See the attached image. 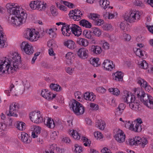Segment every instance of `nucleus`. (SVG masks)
<instances>
[{"instance_id":"1","label":"nucleus","mask_w":153,"mask_h":153,"mask_svg":"<svg viewBox=\"0 0 153 153\" xmlns=\"http://www.w3.org/2000/svg\"><path fill=\"white\" fill-rule=\"evenodd\" d=\"M7 11L10 15H14L11 18L10 23L14 26H18L25 23L27 18L25 10L18 6L8 3L6 5Z\"/></svg>"},{"instance_id":"2","label":"nucleus","mask_w":153,"mask_h":153,"mask_svg":"<svg viewBox=\"0 0 153 153\" xmlns=\"http://www.w3.org/2000/svg\"><path fill=\"white\" fill-rule=\"evenodd\" d=\"M129 92L126 91L123 96L124 102L129 104L133 101L134 102L136 99L135 95L140 98V101L148 108L153 109V98L150 95L145 94L140 88H136L134 91V95L129 94Z\"/></svg>"},{"instance_id":"3","label":"nucleus","mask_w":153,"mask_h":153,"mask_svg":"<svg viewBox=\"0 0 153 153\" xmlns=\"http://www.w3.org/2000/svg\"><path fill=\"white\" fill-rule=\"evenodd\" d=\"M21 57L16 52H11L8 55L7 62L6 60L0 61V73H8L12 70L16 71L21 63Z\"/></svg>"},{"instance_id":"4","label":"nucleus","mask_w":153,"mask_h":153,"mask_svg":"<svg viewBox=\"0 0 153 153\" xmlns=\"http://www.w3.org/2000/svg\"><path fill=\"white\" fill-rule=\"evenodd\" d=\"M140 14L139 11L130 10L127 12L124 16L125 19L130 23L136 22L140 19Z\"/></svg>"},{"instance_id":"5","label":"nucleus","mask_w":153,"mask_h":153,"mask_svg":"<svg viewBox=\"0 0 153 153\" xmlns=\"http://www.w3.org/2000/svg\"><path fill=\"white\" fill-rule=\"evenodd\" d=\"M70 108L73 110L74 113L78 115L83 114L85 109L82 105L75 100L71 101L69 104Z\"/></svg>"},{"instance_id":"6","label":"nucleus","mask_w":153,"mask_h":153,"mask_svg":"<svg viewBox=\"0 0 153 153\" xmlns=\"http://www.w3.org/2000/svg\"><path fill=\"white\" fill-rule=\"evenodd\" d=\"M29 117L32 122L39 124L45 121L39 111H33L29 114Z\"/></svg>"},{"instance_id":"7","label":"nucleus","mask_w":153,"mask_h":153,"mask_svg":"<svg viewBox=\"0 0 153 153\" xmlns=\"http://www.w3.org/2000/svg\"><path fill=\"white\" fill-rule=\"evenodd\" d=\"M30 7L33 9H36L39 10H44L46 8L45 5H46V3L44 4V3L41 1H32L30 4Z\"/></svg>"},{"instance_id":"8","label":"nucleus","mask_w":153,"mask_h":153,"mask_svg":"<svg viewBox=\"0 0 153 153\" xmlns=\"http://www.w3.org/2000/svg\"><path fill=\"white\" fill-rule=\"evenodd\" d=\"M20 46L22 50L27 54H31L34 52L33 47L27 42H23Z\"/></svg>"},{"instance_id":"9","label":"nucleus","mask_w":153,"mask_h":153,"mask_svg":"<svg viewBox=\"0 0 153 153\" xmlns=\"http://www.w3.org/2000/svg\"><path fill=\"white\" fill-rule=\"evenodd\" d=\"M19 105L16 102H13L9 106V112L7 113V115L9 116L17 117V112L19 108Z\"/></svg>"},{"instance_id":"10","label":"nucleus","mask_w":153,"mask_h":153,"mask_svg":"<svg viewBox=\"0 0 153 153\" xmlns=\"http://www.w3.org/2000/svg\"><path fill=\"white\" fill-rule=\"evenodd\" d=\"M82 15V13L78 9H75L70 11L69 14V17L71 19H73L74 21H78L80 20L81 18V16Z\"/></svg>"},{"instance_id":"11","label":"nucleus","mask_w":153,"mask_h":153,"mask_svg":"<svg viewBox=\"0 0 153 153\" xmlns=\"http://www.w3.org/2000/svg\"><path fill=\"white\" fill-rule=\"evenodd\" d=\"M115 138L118 142L122 143L125 141L126 136L122 130L118 129L116 132Z\"/></svg>"},{"instance_id":"12","label":"nucleus","mask_w":153,"mask_h":153,"mask_svg":"<svg viewBox=\"0 0 153 153\" xmlns=\"http://www.w3.org/2000/svg\"><path fill=\"white\" fill-rule=\"evenodd\" d=\"M70 25V26H69V28H71L72 33L75 36H79L81 34L82 31L80 27L73 24Z\"/></svg>"},{"instance_id":"13","label":"nucleus","mask_w":153,"mask_h":153,"mask_svg":"<svg viewBox=\"0 0 153 153\" xmlns=\"http://www.w3.org/2000/svg\"><path fill=\"white\" fill-rule=\"evenodd\" d=\"M7 38L3 32V28L0 25V48L6 47L7 45Z\"/></svg>"},{"instance_id":"14","label":"nucleus","mask_w":153,"mask_h":153,"mask_svg":"<svg viewBox=\"0 0 153 153\" xmlns=\"http://www.w3.org/2000/svg\"><path fill=\"white\" fill-rule=\"evenodd\" d=\"M41 95L48 100H52L56 96V94L51 93L47 90H46V89H44L42 90Z\"/></svg>"},{"instance_id":"15","label":"nucleus","mask_w":153,"mask_h":153,"mask_svg":"<svg viewBox=\"0 0 153 153\" xmlns=\"http://www.w3.org/2000/svg\"><path fill=\"white\" fill-rule=\"evenodd\" d=\"M78 56L80 58L85 59L88 56V51L85 48H81L79 49L77 53Z\"/></svg>"},{"instance_id":"16","label":"nucleus","mask_w":153,"mask_h":153,"mask_svg":"<svg viewBox=\"0 0 153 153\" xmlns=\"http://www.w3.org/2000/svg\"><path fill=\"white\" fill-rule=\"evenodd\" d=\"M19 138H21V140L26 143H29L30 142V137H29L27 133L25 132H21V134L18 135Z\"/></svg>"},{"instance_id":"17","label":"nucleus","mask_w":153,"mask_h":153,"mask_svg":"<svg viewBox=\"0 0 153 153\" xmlns=\"http://www.w3.org/2000/svg\"><path fill=\"white\" fill-rule=\"evenodd\" d=\"M92 53L94 55H99L100 54L102 50L100 47L98 45H92L90 49Z\"/></svg>"},{"instance_id":"18","label":"nucleus","mask_w":153,"mask_h":153,"mask_svg":"<svg viewBox=\"0 0 153 153\" xmlns=\"http://www.w3.org/2000/svg\"><path fill=\"white\" fill-rule=\"evenodd\" d=\"M139 102L135 99L134 102L133 101L129 104V107L133 110L139 111L140 110Z\"/></svg>"},{"instance_id":"19","label":"nucleus","mask_w":153,"mask_h":153,"mask_svg":"<svg viewBox=\"0 0 153 153\" xmlns=\"http://www.w3.org/2000/svg\"><path fill=\"white\" fill-rule=\"evenodd\" d=\"M98 2L101 7L105 10L107 8L112 9L113 8V7L110 6L109 1L107 0H99Z\"/></svg>"},{"instance_id":"20","label":"nucleus","mask_w":153,"mask_h":153,"mask_svg":"<svg viewBox=\"0 0 153 153\" xmlns=\"http://www.w3.org/2000/svg\"><path fill=\"white\" fill-rule=\"evenodd\" d=\"M69 26H70V25L66 26H63L61 28L62 33L64 36H69L71 34L72 31H70L71 28L70 27L69 28Z\"/></svg>"},{"instance_id":"21","label":"nucleus","mask_w":153,"mask_h":153,"mask_svg":"<svg viewBox=\"0 0 153 153\" xmlns=\"http://www.w3.org/2000/svg\"><path fill=\"white\" fill-rule=\"evenodd\" d=\"M64 44L65 46L71 49H74L76 47L75 42L71 40L64 42Z\"/></svg>"},{"instance_id":"22","label":"nucleus","mask_w":153,"mask_h":153,"mask_svg":"<svg viewBox=\"0 0 153 153\" xmlns=\"http://www.w3.org/2000/svg\"><path fill=\"white\" fill-rule=\"evenodd\" d=\"M76 42L80 45L84 47H86L88 45V42L87 40L84 38H79L77 39Z\"/></svg>"},{"instance_id":"23","label":"nucleus","mask_w":153,"mask_h":153,"mask_svg":"<svg viewBox=\"0 0 153 153\" xmlns=\"http://www.w3.org/2000/svg\"><path fill=\"white\" fill-rule=\"evenodd\" d=\"M121 71H117L113 74V79L117 81H122L123 79V75Z\"/></svg>"},{"instance_id":"24","label":"nucleus","mask_w":153,"mask_h":153,"mask_svg":"<svg viewBox=\"0 0 153 153\" xmlns=\"http://www.w3.org/2000/svg\"><path fill=\"white\" fill-rule=\"evenodd\" d=\"M137 140V145H139L141 147L143 148L148 143L147 139L145 138H141L138 137Z\"/></svg>"},{"instance_id":"25","label":"nucleus","mask_w":153,"mask_h":153,"mask_svg":"<svg viewBox=\"0 0 153 153\" xmlns=\"http://www.w3.org/2000/svg\"><path fill=\"white\" fill-rule=\"evenodd\" d=\"M96 126L101 130H103L105 128V122L101 120H98L95 123Z\"/></svg>"},{"instance_id":"26","label":"nucleus","mask_w":153,"mask_h":153,"mask_svg":"<svg viewBox=\"0 0 153 153\" xmlns=\"http://www.w3.org/2000/svg\"><path fill=\"white\" fill-rule=\"evenodd\" d=\"M69 133L75 139L79 140L80 138V135L76 130L73 129L70 130Z\"/></svg>"},{"instance_id":"27","label":"nucleus","mask_w":153,"mask_h":153,"mask_svg":"<svg viewBox=\"0 0 153 153\" xmlns=\"http://www.w3.org/2000/svg\"><path fill=\"white\" fill-rule=\"evenodd\" d=\"M79 23L80 25L85 27L86 28H90L91 27V24L85 19L81 20L79 21Z\"/></svg>"},{"instance_id":"28","label":"nucleus","mask_w":153,"mask_h":153,"mask_svg":"<svg viewBox=\"0 0 153 153\" xmlns=\"http://www.w3.org/2000/svg\"><path fill=\"white\" fill-rule=\"evenodd\" d=\"M92 33L95 36L99 37L102 34L101 30L98 28L96 27H94L91 28Z\"/></svg>"},{"instance_id":"29","label":"nucleus","mask_w":153,"mask_h":153,"mask_svg":"<svg viewBox=\"0 0 153 153\" xmlns=\"http://www.w3.org/2000/svg\"><path fill=\"white\" fill-rule=\"evenodd\" d=\"M35 29L32 30L29 28H27L24 34L25 37L27 39H28L30 36L32 35L34 32L33 31Z\"/></svg>"},{"instance_id":"30","label":"nucleus","mask_w":153,"mask_h":153,"mask_svg":"<svg viewBox=\"0 0 153 153\" xmlns=\"http://www.w3.org/2000/svg\"><path fill=\"white\" fill-rule=\"evenodd\" d=\"M47 120V126L50 128H53L55 127V124L53 119L51 120V118H48Z\"/></svg>"},{"instance_id":"31","label":"nucleus","mask_w":153,"mask_h":153,"mask_svg":"<svg viewBox=\"0 0 153 153\" xmlns=\"http://www.w3.org/2000/svg\"><path fill=\"white\" fill-rule=\"evenodd\" d=\"M16 126L17 129L20 131H23L26 128L25 123L22 121H18Z\"/></svg>"},{"instance_id":"32","label":"nucleus","mask_w":153,"mask_h":153,"mask_svg":"<svg viewBox=\"0 0 153 153\" xmlns=\"http://www.w3.org/2000/svg\"><path fill=\"white\" fill-rule=\"evenodd\" d=\"M138 65L140 68L145 69H147L148 66V63L144 60H142V61L138 62Z\"/></svg>"},{"instance_id":"33","label":"nucleus","mask_w":153,"mask_h":153,"mask_svg":"<svg viewBox=\"0 0 153 153\" xmlns=\"http://www.w3.org/2000/svg\"><path fill=\"white\" fill-rule=\"evenodd\" d=\"M50 87L52 90L56 91H59L62 89V88L58 85L53 83H51L50 86Z\"/></svg>"},{"instance_id":"34","label":"nucleus","mask_w":153,"mask_h":153,"mask_svg":"<svg viewBox=\"0 0 153 153\" xmlns=\"http://www.w3.org/2000/svg\"><path fill=\"white\" fill-rule=\"evenodd\" d=\"M92 33L91 31L85 30L83 31V34L87 38L91 39L92 38Z\"/></svg>"},{"instance_id":"35","label":"nucleus","mask_w":153,"mask_h":153,"mask_svg":"<svg viewBox=\"0 0 153 153\" xmlns=\"http://www.w3.org/2000/svg\"><path fill=\"white\" fill-rule=\"evenodd\" d=\"M110 63H111V64L114 65H114L113 64L112 62L108 59L105 60L102 63V65L105 69H109L108 68V65H110Z\"/></svg>"},{"instance_id":"36","label":"nucleus","mask_w":153,"mask_h":153,"mask_svg":"<svg viewBox=\"0 0 153 153\" xmlns=\"http://www.w3.org/2000/svg\"><path fill=\"white\" fill-rule=\"evenodd\" d=\"M88 18L94 22L99 18V15L97 14L94 13H90L88 15Z\"/></svg>"},{"instance_id":"37","label":"nucleus","mask_w":153,"mask_h":153,"mask_svg":"<svg viewBox=\"0 0 153 153\" xmlns=\"http://www.w3.org/2000/svg\"><path fill=\"white\" fill-rule=\"evenodd\" d=\"M109 91L112 92V94L116 96L120 94V91L117 88H111L108 89Z\"/></svg>"},{"instance_id":"38","label":"nucleus","mask_w":153,"mask_h":153,"mask_svg":"<svg viewBox=\"0 0 153 153\" xmlns=\"http://www.w3.org/2000/svg\"><path fill=\"white\" fill-rule=\"evenodd\" d=\"M72 56V53L71 52L68 53L65 56V58L67 59L66 62L68 64H71L72 63L71 58Z\"/></svg>"},{"instance_id":"39","label":"nucleus","mask_w":153,"mask_h":153,"mask_svg":"<svg viewBox=\"0 0 153 153\" xmlns=\"http://www.w3.org/2000/svg\"><path fill=\"white\" fill-rule=\"evenodd\" d=\"M39 37V36H38V35L36 33H35L34 32L32 34V35L30 36L28 39L31 42L35 41L38 40V39Z\"/></svg>"},{"instance_id":"40","label":"nucleus","mask_w":153,"mask_h":153,"mask_svg":"<svg viewBox=\"0 0 153 153\" xmlns=\"http://www.w3.org/2000/svg\"><path fill=\"white\" fill-rule=\"evenodd\" d=\"M133 123H133L131 128L130 130L134 131L135 132H139L141 131L142 129L141 127H140V131L138 130V129L137 130V126H136V123H135V122H133Z\"/></svg>"},{"instance_id":"41","label":"nucleus","mask_w":153,"mask_h":153,"mask_svg":"<svg viewBox=\"0 0 153 153\" xmlns=\"http://www.w3.org/2000/svg\"><path fill=\"white\" fill-rule=\"evenodd\" d=\"M138 137H135V138L133 139H130L129 140V144L131 145H137V141L138 139Z\"/></svg>"},{"instance_id":"42","label":"nucleus","mask_w":153,"mask_h":153,"mask_svg":"<svg viewBox=\"0 0 153 153\" xmlns=\"http://www.w3.org/2000/svg\"><path fill=\"white\" fill-rule=\"evenodd\" d=\"M134 122H135V123H136L137 127V129L140 131V127H141V124L142 123V121L141 119L140 118H139L136 120L135 121H134Z\"/></svg>"},{"instance_id":"43","label":"nucleus","mask_w":153,"mask_h":153,"mask_svg":"<svg viewBox=\"0 0 153 153\" xmlns=\"http://www.w3.org/2000/svg\"><path fill=\"white\" fill-rule=\"evenodd\" d=\"M147 82L144 79L141 78L138 79L137 83L140 85L141 87H143L147 84Z\"/></svg>"},{"instance_id":"44","label":"nucleus","mask_w":153,"mask_h":153,"mask_svg":"<svg viewBox=\"0 0 153 153\" xmlns=\"http://www.w3.org/2000/svg\"><path fill=\"white\" fill-rule=\"evenodd\" d=\"M102 27L103 29L105 30L111 31L112 30V26L110 24H104L103 25Z\"/></svg>"},{"instance_id":"45","label":"nucleus","mask_w":153,"mask_h":153,"mask_svg":"<svg viewBox=\"0 0 153 153\" xmlns=\"http://www.w3.org/2000/svg\"><path fill=\"white\" fill-rule=\"evenodd\" d=\"M145 53V51H142L141 49L139 48H137L136 51V55L139 57L143 56L144 54L146 55Z\"/></svg>"},{"instance_id":"46","label":"nucleus","mask_w":153,"mask_h":153,"mask_svg":"<svg viewBox=\"0 0 153 153\" xmlns=\"http://www.w3.org/2000/svg\"><path fill=\"white\" fill-rule=\"evenodd\" d=\"M62 4H63L65 5L66 6L70 8H72L73 7L74 5L72 3L66 1L62 0L61 1Z\"/></svg>"},{"instance_id":"47","label":"nucleus","mask_w":153,"mask_h":153,"mask_svg":"<svg viewBox=\"0 0 153 153\" xmlns=\"http://www.w3.org/2000/svg\"><path fill=\"white\" fill-rule=\"evenodd\" d=\"M53 147L56 149V151L58 153H63V150L62 149H60L59 147L57 146L56 145V144H53L51 146L50 148Z\"/></svg>"},{"instance_id":"48","label":"nucleus","mask_w":153,"mask_h":153,"mask_svg":"<svg viewBox=\"0 0 153 153\" xmlns=\"http://www.w3.org/2000/svg\"><path fill=\"white\" fill-rule=\"evenodd\" d=\"M74 151L76 153H80L82 151V148L80 146H79L78 144H76L75 145Z\"/></svg>"},{"instance_id":"49","label":"nucleus","mask_w":153,"mask_h":153,"mask_svg":"<svg viewBox=\"0 0 153 153\" xmlns=\"http://www.w3.org/2000/svg\"><path fill=\"white\" fill-rule=\"evenodd\" d=\"M51 14L53 16H56L57 15L58 13L56 11V9L54 6H52L51 7Z\"/></svg>"},{"instance_id":"50","label":"nucleus","mask_w":153,"mask_h":153,"mask_svg":"<svg viewBox=\"0 0 153 153\" xmlns=\"http://www.w3.org/2000/svg\"><path fill=\"white\" fill-rule=\"evenodd\" d=\"M132 121L131 122L130 121H125L124 123L125 124V127L130 130L131 128L133 123H134Z\"/></svg>"},{"instance_id":"51","label":"nucleus","mask_w":153,"mask_h":153,"mask_svg":"<svg viewBox=\"0 0 153 153\" xmlns=\"http://www.w3.org/2000/svg\"><path fill=\"white\" fill-rule=\"evenodd\" d=\"M5 129V126L3 123H0V136L3 135V133Z\"/></svg>"},{"instance_id":"52","label":"nucleus","mask_w":153,"mask_h":153,"mask_svg":"<svg viewBox=\"0 0 153 153\" xmlns=\"http://www.w3.org/2000/svg\"><path fill=\"white\" fill-rule=\"evenodd\" d=\"M94 135L95 137L97 138V139H100L102 138V134L101 133L98 132H95L94 133Z\"/></svg>"},{"instance_id":"53","label":"nucleus","mask_w":153,"mask_h":153,"mask_svg":"<svg viewBox=\"0 0 153 153\" xmlns=\"http://www.w3.org/2000/svg\"><path fill=\"white\" fill-rule=\"evenodd\" d=\"M93 65L94 66H97L100 64V62H99V59L98 58H94L93 59Z\"/></svg>"},{"instance_id":"54","label":"nucleus","mask_w":153,"mask_h":153,"mask_svg":"<svg viewBox=\"0 0 153 153\" xmlns=\"http://www.w3.org/2000/svg\"><path fill=\"white\" fill-rule=\"evenodd\" d=\"M104 23V21L103 20L99 19L98 18L95 21V24L98 26L103 25Z\"/></svg>"},{"instance_id":"55","label":"nucleus","mask_w":153,"mask_h":153,"mask_svg":"<svg viewBox=\"0 0 153 153\" xmlns=\"http://www.w3.org/2000/svg\"><path fill=\"white\" fill-rule=\"evenodd\" d=\"M91 93L88 92H85L84 95V99L86 100H88L89 99L90 96L91 95Z\"/></svg>"},{"instance_id":"56","label":"nucleus","mask_w":153,"mask_h":153,"mask_svg":"<svg viewBox=\"0 0 153 153\" xmlns=\"http://www.w3.org/2000/svg\"><path fill=\"white\" fill-rule=\"evenodd\" d=\"M123 37L124 39L126 41H129L131 39V36L126 33H124L123 34Z\"/></svg>"},{"instance_id":"57","label":"nucleus","mask_w":153,"mask_h":153,"mask_svg":"<svg viewBox=\"0 0 153 153\" xmlns=\"http://www.w3.org/2000/svg\"><path fill=\"white\" fill-rule=\"evenodd\" d=\"M133 3L134 5L138 6H142L143 5L142 2L139 1H135L133 2Z\"/></svg>"},{"instance_id":"58","label":"nucleus","mask_w":153,"mask_h":153,"mask_svg":"<svg viewBox=\"0 0 153 153\" xmlns=\"http://www.w3.org/2000/svg\"><path fill=\"white\" fill-rule=\"evenodd\" d=\"M102 153H112L109 149L106 147H104L101 150Z\"/></svg>"},{"instance_id":"59","label":"nucleus","mask_w":153,"mask_h":153,"mask_svg":"<svg viewBox=\"0 0 153 153\" xmlns=\"http://www.w3.org/2000/svg\"><path fill=\"white\" fill-rule=\"evenodd\" d=\"M13 119L12 118L10 117L8 118L7 121V123L8 125L9 126H12L13 125Z\"/></svg>"},{"instance_id":"60","label":"nucleus","mask_w":153,"mask_h":153,"mask_svg":"<svg viewBox=\"0 0 153 153\" xmlns=\"http://www.w3.org/2000/svg\"><path fill=\"white\" fill-rule=\"evenodd\" d=\"M90 106L94 110H96L98 109V105L96 104L91 103Z\"/></svg>"},{"instance_id":"61","label":"nucleus","mask_w":153,"mask_h":153,"mask_svg":"<svg viewBox=\"0 0 153 153\" xmlns=\"http://www.w3.org/2000/svg\"><path fill=\"white\" fill-rule=\"evenodd\" d=\"M123 111L122 110L121 111V110L117 108L115 111V115L116 116H120L122 114Z\"/></svg>"},{"instance_id":"62","label":"nucleus","mask_w":153,"mask_h":153,"mask_svg":"<svg viewBox=\"0 0 153 153\" xmlns=\"http://www.w3.org/2000/svg\"><path fill=\"white\" fill-rule=\"evenodd\" d=\"M74 68H72L71 67H68L67 68L66 71L67 73L70 74H71L74 71Z\"/></svg>"},{"instance_id":"63","label":"nucleus","mask_w":153,"mask_h":153,"mask_svg":"<svg viewBox=\"0 0 153 153\" xmlns=\"http://www.w3.org/2000/svg\"><path fill=\"white\" fill-rule=\"evenodd\" d=\"M41 128L39 126H36L34 128V132L37 134H39L40 133Z\"/></svg>"},{"instance_id":"64","label":"nucleus","mask_w":153,"mask_h":153,"mask_svg":"<svg viewBox=\"0 0 153 153\" xmlns=\"http://www.w3.org/2000/svg\"><path fill=\"white\" fill-rule=\"evenodd\" d=\"M143 87L145 88L146 91H148L149 92L151 91V87L149 85H148L147 82V83L146 85H145Z\"/></svg>"}]
</instances>
